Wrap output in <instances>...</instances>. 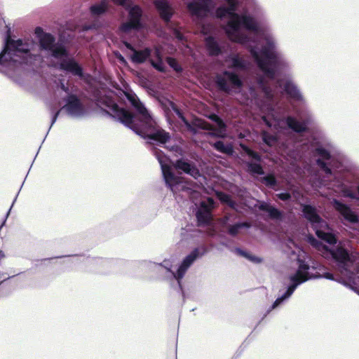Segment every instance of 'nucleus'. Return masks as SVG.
<instances>
[{
    "mask_svg": "<svg viewBox=\"0 0 359 359\" xmlns=\"http://www.w3.org/2000/svg\"><path fill=\"white\" fill-rule=\"evenodd\" d=\"M238 44L250 53L259 73L252 75V63L238 53L229 52L226 42V63L236 70L248 74L241 75L226 69V81L229 80L238 90L244 85L258 109L262 121L265 116L259 101L265 98L264 93L257 83L259 77L273 81H284L283 90L294 106L306 101L297 85L291 79V62L280 49L278 41L268 22L265 9L257 0L243 4L241 0H226V40Z\"/></svg>",
    "mask_w": 359,
    "mask_h": 359,
    "instance_id": "f257e3e1",
    "label": "nucleus"
},
{
    "mask_svg": "<svg viewBox=\"0 0 359 359\" xmlns=\"http://www.w3.org/2000/svg\"><path fill=\"white\" fill-rule=\"evenodd\" d=\"M262 88L265 98L259 102L264 111L263 123L275 131L271 134L264 132L262 140L265 144L274 149L297 169L299 163L310 176L311 186L321 192L331 201L333 196H339L337 182L346 184V175L351 172L349 166L340 157L332 154L333 145L321 130L313 135V141L304 138V133L314 124V117L309 109L306 101L294 106L295 114L299 119L287 114V109L277 97L274 90L264 79L257 81Z\"/></svg>",
    "mask_w": 359,
    "mask_h": 359,
    "instance_id": "f03ea898",
    "label": "nucleus"
},
{
    "mask_svg": "<svg viewBox=\"0 0 359 359\" xmlns=\"http://www.w3.org/2000/svg\"><path fill=\"white\" fill-rule=\"evenodd\" d=\"M278 200L286 203H295L300 206L302 217L311 224L316 236L321 241L330 245L325 248V257L341 273H350L354 259L349 252V243L346 241H339L337 232L318 215L317 208L311 199L299 189L284 190L276 194Z\"/></svg>",
    "mask_w": 359,
    "mask_h": 359,
    "instance_id": "7ed1b4c3",
    "label": "nucleus"
},
{
    "mask_svg": "<svg viewBox=\"0 0 359 359\" xmlns=\"http://www.w3.org/2000/svg\"><path fill=\"white\" fill-rule=\"evenodd\" d=\"M126 96L136 109L137 115L132 116L128 111L118 108L111 100H109L106 104L107 112L135 131L136 133L161 143L165 142L168 139V133L156 128L155 121L139 102L137 97L130 93H127Z\"/></svg>",
    "mask_w": 359,
    "mask_h": 359,
    "instance_id": "20e7f679",
    "label": "nucleus"
},
{
    "mask_svg": "<svg viewBox=\"0 0 359 359\" xmlns=\"http://www.w3.org/2000/svg\"><path fill=\"white\" fill-rule=\"evenodd\" d=\"M296 260L297 268L294 273L288 275L287 280L289 283L285 286L286 290L281 295L278 297L273 304L269 307L261 320L266 318L273 310L278 309L286 302L299 285L309 280L323 278L327 280H336L339 283H341V280H336L334 278V275L330 271H325L320 276H315L310 272L311 269H317L318 268V264L311 257L305 253L304 256L298 255Z\"/></svg>",
    "mask_w": 359,
    "mask_h": 359,
    "instance_id": "39448f33",
    "label": "nucleus"
},
{
    "mask_svg": "<svg viewBox=\"0 0 359 359\" xmlns=\"http://www.w3.org/2000/svg\"><path fill=\"white\" fill-rule=\"evenodd\" d=\"M336 184L339 196L359 202V179L355 181L353 190L341 181L337 182ZM330 205L343 224L356 225L359 227V212L351 204L341 199L332 198Z\"/></svg>",
    "mask_w": 359,
    "mask_h": 359,
    "instance_id": "423d86ee",
    "label": "nucleus"
},
{
    "mask_svg": "<svg viewBox=\"0 0 359 359\" xmlns=\"http://www.w3.org/2000/svg\"><path fill=\"white\" fill-rule=\"evenodd\" d=\"M35 34L40 40L41 46L45 51L48 52V57L54 66H60L62 69L70 72L74 74L80 75L81 70L79 65L71 60L66 54L61 46H53V37L48 34L43 33L40 27L35 29Z\"/></svg>",
    "mask_w": 359,
    "mask_h": 359,
    "instance_id": "0eeeda50",
    "label": "nucleus"
},
{
    "mask_svg": "<svg viewBox=\"0 0 359 359\" xmlns=\"http://www.w3.org/2000/svg\"><path fill=\"white\" fill-rule=\"evenodd\" d=\"M243 154L248 157L245 161V169L252 175L258 177L259 180L268 188L278 189L280 182L273 173H266L261 165L262 157L259 153L245 144H241Z\"/></svg>",
    "mask_w": 359,
    "mask_h": 359,
    "instance_id": "6e6552de",
    "label": "nucleus"
},
{
    "mask_svg": "<svg viewBox=\"0 0 359 359\" xmlns=\"http://www.w3.org/2000/svg\"><path fill=\"white\" fill-rule=\"evenodd\" d=\"M29 50V46L22 43L21 40L15 41L8 38L4 50L0 54V62L10 65L11 62H27L29 56L27 53Z\"/></svg>",
    "mask_w": 359,
    "mask_h": 359,
    "instance_id": "1a4fd4ad",
    "label": "nucleus"
},
{
    "mask_svg": "<svg viewBox=\"0 0 359 359\" xmlns=\"http://www.w3.org/2000/svg\"><path fill=\"white\" fill-rule=\"evenodd\" d=\"M133 53L130 55V58L133 62L142 63L144 62L148 57H149L151 65L157 70L164 71V65L161 61L160 52L158 50H154L150 53L147 50L142 51H135L132 50Z\"/></svg>",
    "mask_w": 359,
    "mask_h": 359,
    "instance_id": "9d476101",
    "label": "nucleus"
},
{
    "mask_svg": "<svg viewBox=\"0 0 359 359\" xmlns=\"http://www.w3.org/2000/svg\"><path fill=\"white\" fill-rule=\"evenodd\" d=\"M212 120L213 121V124L212 125V127L215 128L214 130L215 131L211 133V135L213 137L217 136L219 137V140H211L210 143L214 146V147L221 151H224V140H223V133H224V126L222 123V121L217 116H213L212 118Z\"/></svg>",
    "mask_w": 359,
    "mask_h": 359,
    "instance_id": "9b49d317",
    "label": "nucleus"
},
{
    "mask_svg": "<svg viewBox=\"0 0 359 359\" xmlns=\"http://www.w3.org/2000/svg\"><path fill=\"white\" fill-rule=\"evenodd\" d=\"M231 186V184L226 180V191ZM231 208L233 211L240 215H245L248 212L250 208L245 201H237L226 192V208Z\"/></svg>",
    "mask_w": 359,
    "mask_h": 359,
    "instance_id": "f8f14e48",
    "label": "nucleus"
},
{
    "mask_svg": "<svg viewBox=\"0 0 359 359\" xmlns=\"http://www.w3.org/2000/svg\"><path fill=\"white\" fill-rule=\"evenodd\" d=\"M142 15V11L140 7L135 6L130 8L129 11V21L123 23L120 31L127 32L132 29H136L140 26V18Z\"/></svg>",
    "mask_w": 359,
    "mask_h": 359,
    "instance_id": "ddd939ff",
    "label": "nucleus"
},
{
    "mask_svg": "<svg viewBox=\"0 0 359 359\" xmlns=\"http://www.w3.org/2000/svg\"><path fill=\"white\" fill-rule=\"evenodd\" d=\"M229 214L226 212V234L232 236H237L243 229L250 228V224L247 221H237L232 224L229 225Z\"/></svg>",
    "mask_w": 359,
    "mask_h": 359,
    "instance_id": "4468645a",
    "label": "nucleus"
},
{
    "mask_svg": "<svg viewBox=\"0 0 359 359\" xmlns=\"http://www.w3.org/2000/svg\"><path fill=\"white\" fill-rule=\"evenodd\" d=\"M158 158L161 165V169L165 181L169 185V187H170L172 191L175 192L176 191V189H175V185L178 184L180 183V181L171 173L170 167L167 165L165 161H164L160 157H158Z\"/></svg>",
    "mask_w": 359,
    "mask_h": 359,
    "instance_id": "2eb2a0df",
    "label": "nucleus"
},
{
    "mask_svg": "<svg viewBox=\"0 0 359 359\" xmlns=\"http://www.w3.org/2000/svg\"><path fill=\"white\" fill-rule=\"evenodd\" d=\"M213 202L210 198H208L207 201H203L201 207L196 213L198 221L203 224L207 222L210 219V210L212 206Z\"/></svg>",
    "mask_w": 359,
    "mask_h": 359,
    "instance_id": "dca6fc26",
    "label": "nucleus"
},
{
    "mask_svg": "<svg viewBox=\"0 0 359 359\" xmlns=\"http://www.w3.org/2000/svg\"><path fill=\"white\" fill-rule=\"evenodd\" d=\"M229 249L236 255L243 257L254 264H260L263 262L262 257L252 255L248 250L240 247H229Z\"/></svg>",
    "mask_w": 359,
    "mask_h": 359,
    "instance_id": "f3484780",
    "label": "nucleus"
},
{
    "mask_svg": "<svg viewBox=\"0 0 359 359\" xmlns=\"http://www.w3.org/2000/svg\"><path fill=\"white\" fill-rule=\"evenodd\" d=\"M201 4L199 6L197 2H192L188 4L189 10L194 15H201L206 10L209 9L208 2L210 0H200Z\"/></svg>",
    "mask_w": 359,
    "mask_h": 359,
    "instance_id": "a211bd4d",
    "label": "nucleus"
},
{
    "mask_svg": "<svg viewBox=\"0 0 359 359\" xmlns=\"http://www.w3.org/2000/svg\"><path fill=\"white\" fill-rule=\"evenodd\" d=\"M155 4L161 17L164 20H168L172 15V11L167 1L165 0H156Z\"/></svg>",
    "mask_w": 359,
    "mask_h": 359,
    "instance_id": "6ab92c4d",
    "label": "nucleus"
},
{
    "mask_svg": "<svg viewBox=\"0 0 359 359\" xmlns=\"http://www.w3.org/2000/svg\"><path fill=\"white\" fill-rule=\"evenodd\" d=\"M176 166L178 169L183 170L187 174H189L196 179L200 176L198 170L195 167L191 166L187 162L182 161H178Z\"/></svg>",
    "mask_w": 359,
    "mask_h": 359,
    "instance_id": "aec40b11",
    "label": "nucleus"
},
{
    "mask_svg": "<svg viewBox=\"0 0 359 359\" xmlns=\"http://www.w3.org/2000/svg\"><path fill=\"white\" fill-rule=\"evenodd\" d=\"M108 4L106 1H100L93 4L90 7V13L93 16H98L106 12Z\"/></svg>",
    "mask_w": 359,
    "mask_h": 359,
    "instance_id": "412c9836",
    "label": "nucleus"
},
{
    "mask_svg": "<svg viewBox=\"0 0 359 359\" xmlns=\"http://www.w3.org/2000/svg\"><path fill=\"white\" fill-rule=\"evenodd\" d=\"M196 252H192L189 255L183 262L182 264L178 269L177 275L175 276L177 278H180L182 276L183 273L186 271V269L189 267V266L191 264V262L196 259Z\"/></svg>",
    "mask_w": 359,
    "mask_h": 359,
    "instance_id": "4be33fe9",
    "label": "nucleus"
},
{
    "mask_svg": "<svg viewBox=\"0 0 359 359\" xmlns=\"http://www.w3.org/2000/svg\"><path fill=\"white\" fill-rule=\"evenodd\" d=\"M66 107L69 112L72 114L78 115L80 114L81 105L79 100L74 97H71L69 98V102Z\"/></svg>",
    "mask_w": 359,
    "mask_h": 359,
    "instance_id": "5701e85b",
    "label": "nucleus"
},
{
    "mask_svg": "<svg viewBox=\"0 0 359 359\" xmlns=\"http://www.w3.org/2000/svg\"><path fill=\"white\" fill-rule=\"evenodd\" d=\"M163 104L165 108V113L167 116H168V112H170V109H172L174 111V112L176 113V114L179 116V118H180L182 121L185 123L187 127L188 128L191 129V126L185 121L184 118L182 116L180 112L175 107L172 102H170V101H166V102L164 103ZM168 118L169 119V117H168Z\"/></svg>",
    "mask_w": 359,
    "mask_h": 359,
    "instance_id": "b1692460",
    "label": "nucleus"
},
{
    "mask_svg": "<svg viewBox=\"0 0 359 359\" xmlns=\"http://www.w3.org/2000/svg\"><path fill=\"white\" fill-rule=\"evenodd\" d=\"M266 212L273 219H281L283 217V212L275 206H269Z\"/></svg>",
    "mask_w": 359,
    "mask_h": 359,
    "instance_id": "393cba45",
    "label": "nucleus"
},
{
    "mask_svg": "<svg viewBox=\"0 0 359 359\" xmlns=\"http://www.w3.org/2000/svg\"><path fill=\"white\" fill-rule=\"evenodd\" d=\"M195 127L202 129H208L210 126V123H206L205 121L200 118H195L193 121Z\"/></svg>",
    "mask_w": 359,
    "mask_h": 359,
    "instance_id": "a878e982",
    "label": "nucleus"
},
{
    "mask_svg": "<svg viewBox=\"0 0 359 359\" xmlns=\"http://www.w3.org/2000/svg\"><path fill=\"white\" fill-rule=\"evenodd\" d=\"M255 207L259 210L264 211V212H266L267 210L269 208V205L266 203H265V202L257 201V204L255 205Z\"/></svg>",
    "mask_w": 359,
    "mask_h": 359,
    "instance_id": "bb28decb",
    "label": "nucleus"
},
{
    "mask_svg": "<svg viewBox=\"0 0 359 359\" xmlns=\"http://www.w3.org/2000/svg\"><path fill=\"white\" fill-rule=\"evenodd\" d=\"M168 63L171 67H172L176 72L181 70L180 66L178 63L172 58H168Z\"/></svg>",
    "mask_w": 359,
    "mask_h": 359,
    "instance_id": "cd10ccee",
    "label": "nucleus"
},
{
    "mask_svg": "<svg viewBox=\"0 0 359 359\" xmlns=\"http://www.w3.org/2000/svg\"><path fill=\"white\" fill-rule=\"evenodd\" d=\"M233 151V148L231 144L226 142V155H231Z\"/></svg>",
    "mask_w": 359,
    "mask_h": 359,
    "instance_id": "c85d7f7f",
    "label": "nucleus"
},
{
    "mask_svg": "<svg viewBox=\"0 0 359 359\" xmlns=\"http://www.w3.org/2000/svg\"><path fill=\"white\" fill-rule=\"evenodd\" d=\"M224 15V10L223 8H219L217 11V15L219 18H222Z\"/></svg>",
    "mask_w": 359,
    "mask_h": 359,
    "instance_id": "c756f323",
    "label": "nucleus"
},
{
    "mask_svg": "<svg viewBox=\"0 0 359 359\" xmlns=\"http://www.w3.org/2000/svg\"><path fill=\"white\" fill-rule=\"evenodd\" d=\"M127 0H113V1L119 5H123Z\"/></svg>",
    "mask_w": 359,
    "mask_h": 359,
    "instance_id": "7c9ffc66",
    "label": "nucleus"
},
{
    "mask_svg": "<svg viewBox=\"0 0 359 359\" xmlns=\"http://www.w3.org/2000/svg\"><path fill=\"white\" fill-rule=\"evenodd\" d=\"M347 226H349L359 232V227L356 225H346Z\"/></svg>",
    "mask_w": 359,
    "mask_h": 359,
    "instance_id": "2f4dec72",
    "label": "nucleus"
},
{
    "mask_svg": "<svg viewBox=\"0 0 359 359\" xmlns=\"http://www.w3.org/2000/svg\"><path fill=\"white\" fill-rule=\"evenodd\" d=\"M227 107H228V105L226 103V108H225V110H226V112L227 111ZM227 123V118L226 117V124ZM227 137V134L226 133V137Z\"/></svg>",
    "mask_w": 359,
    "mask_h": 359,
    "instance_id": "473e14b6",
    "label": "nucleus"
},
{
    "mask_svg": "<svg viewBox=\"0 0 359 359\" xmlns=\"http://www.w3.org/2000/svg\"><path fill=\"white\" fill-rule=\"evenodd\" d=\"M243 4H249V0H241Z\"/></svg>",
    "mask_w": 359,
    "mask_h": 359,
    "instance_id": "72a5a7b5",
    "label": "nucleus"
},
{
    "mask_svg": "<svg viewBox=\"0 0 359 359\" xmlns=\"http://www.w3.org/2000/svg\"><path fill=\"white\" fill-rule=\"evenodd\" d=\"M225 89H226V94L228 93V91L229 90V88L228 87L226 83Z\"/></svg>",
    "mask_w": 359,
    "mask_h": 359,
    "instance_id": "f704fd0d",
    "label": "nucleus"
},
{
    "mask_svg": "<svg viewBox=\"0 0 359 359\" xmlns=\"http://www.w3.org/2000/svg\"><path fill=\"white\" fill-rule=\"evenodd\" d=\"M4 257V254L1 251H0V259Z\"/></svg>",
    "mask_w": 359,
    "mask_h": 359,
    "instance_id": "c9c22d12",
    "label": "nucleus"
},
{
    "mask_svg": "<svg viewBox=\"0 0 359 359\" xmlns=\"http://www.w3.org/2000/svg\"><path fill=\"white\" fill-rule=\"evenodd\" d=\"M261 323V320L258 322V323L256 325L255 330L257 327V326Z\"/></svg>",
    "mask_w": 359,
    "mask_h": 359,
    "instance_id": "e433bc0d",
    "label": "nucleus"
},
{
    "mask_svg": "<svg viewBox=\"0 0 359 359\" xmlns=\"http://www.w3.org/2000/svg\"><path fill=\"white\" fill-rule=\"evenodd\" d=\"M311 240L316 241L315 238L313 236L311 237Z\"/></svg>",
    "mask_w": 359,
    "mask_h": 359,
    "instance_id": "4c0bfd02",
    "label": "nucleus"
},
{
    "mask_svg": "<svg viewBox=\"0 0 359 359\" xmlns=\"http://www.w3.org/2000/svg\"><path fill=\"white\" fill-rule=\"evenodd\" d=\"M120 60H122V61H123V57H120Z\"/></svg>",
    "mask_w": 359,
    "mask_h": 359,
    "instance_id": "58836bf2",
    "label": "nucleus"
}]
</instances>
